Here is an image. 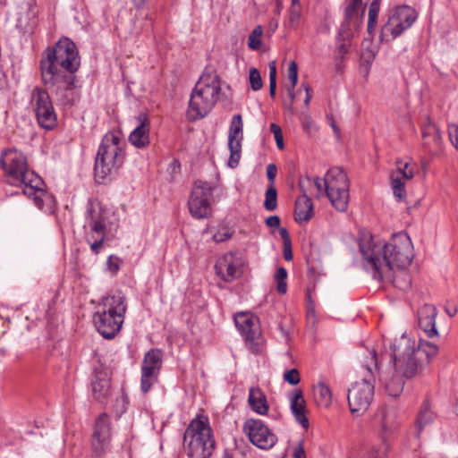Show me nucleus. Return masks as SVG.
Masks as SVG:
<instances>
[{
    "mask_svg": "<svg viewBox=\"0 0 458 458\" xmlns=\"http://www.w3.org/2000/svg\"><path fill=\"white\" fill-rule=\"evenodd\" d=\"M390 362L394 371H383L378 374L386 392L392 397L399 396L405 385V379L412 378L423 372L432 358L438 353L436 344L415 339L403 334L395 338L391 344Z\"/></svg>",
    "mask_w": 458,
    "mask_h": 458,
    "instance_id": "obj_1",
    "label": "nucleus"
},
{
    "mask_svg": "<svg viewBox=\"0 0 458 458\" xmlns=\"http://www.w3.org/2000/svg\"><path fill=\"white\" fill-rule=\"evenodd\" d=\"M359 247L364 266L373 276L389 275L391 269L408 268L414 258L411 240L403 232L394 234L385 244L376 243L370 233H363Z\"/></svg>",
    "mask_w": 458,
    "mask_h": 458,
    "instance_id": "obj_2",
    "label": "nucleus"
},
{
    "mask_svg": "<svg viewBox=\"0 0 458 458\" xmlns=\"http://www.w3.org/2000/svg\"><path fill=\"white\" fill-rule=\"evenodd\" d=\"M80 65L75 44L68 38H63L43 54L40 61L42 81L55 95L67 98V93L74 88V73Z\"/></svg>",
    "mask_w": 458,
    "mask_h": 458,
    "instance_id": "obj_3",
    "label": "nucleus"
},
{
    "mask_svg": "<svg viewBox=\"0 0 458 458\" xmlns=\"http://www.w3.org/2000/svg\"><path fill=\"white\" fill-rule=\"evenodd\" d=\"M0 165L4 170L10 184L22 187L23 193L31 198L39 209L53 212L55 200L43 189L42 179L29 169L23 153L17 149L4 151L0 157Z\"/></svg>",
    "mask_w": 458,
    "mask_h": 458,
    "instance_id": "obj_4",
    "label": "nucleus"
},
{
    "mask_svg": "<svg viewBox=\"0 0 458 458\" xmlns=\"http://www.w3.org/2000/svg\"><path fill=\"white\" fill-rule=\"evenodd\" d=\"M125 141L118 131H109L102 139L95 160V178L99 183L110 180L123 164Z\"/></svg>",
    "mask_w": 458,
    "mask_h": 458,
    "instance_id": "obj_5",
    "label": "nucleus"
},
{
    "mask_svg": "<svg viewBox=\"0 0 458 458\" xmlns=\"http://www.w3.org/2000/svg\"><path fill=\"white\" fill-rule=\"evenodd\" d=\"M362 369L364 377L354 382L348 390V404L352 415H362L370 406L374 399L376 372L380 369V360L376 351L369 352Z\"/></svg>",
    "mask_w": 458,
    "mask_h": 458,
    "instance_id": "obj_6",
    "label": "nucleus"
},
{
    "mask_svg": "<svg viewBox=\"0 0 458 458\" xmlns=\"http://www.w3.org/2000/svg\"><path fill=\"white\" fill-rule=\"evenodd\" d=\"M221 92L219 76L206 70L197 81L190 98L187 115L195 121L205 117L215 106Z\"/></svg>",
    "mask_w": 458,
    "mask_h": 458,
    "instance_id": "obj_7",
    "label": "nucleus"
},
{
    "mask_svg": "<svg viewBox=\"0 0 458 458\" xmlns=\"http://www.w3.org/2000/svg\"><path fill=\"white\" fill-rule=\"evenodd\" d=\"M183 441L190 458H209L216 442L208 418L204 415L194 418L185 429Z\"/></svg>",
    "mask_w": 458,
    "mask_h": 458,
    "instance_id": "obj_8",
    "label": "nucleus"
},
{
    "mask_svg": "<svg viewBox=\"0 0 458 458\" xmlns=\"http://www.w3.org/2000/svg\"><path fill=\"white\" fill-rule=\"evenodd\" d=\"M325 194L338 211H345L349 203V180L340 167H333L324 177Z\"/></svg>",
    "mask_w": 458,
    "mask_h": 458,
    "instance_id": "obj_9",
    "label": "nucleus"
},
{
    "mask_svg": "<svg viewBox=\"0 0 458 458\" xmlns=\"http://www.w3.org/2000/svg\"><path fill=\"white\" fill-rule=\"evenodd\" d=\"M234 323L244 337L247 347L255 354L264 348V341L259 325V318L250 312H239L234 316Z\"/></svg>",
    "mask_w": 458,
    "mask_h": 458,
    "instance_id": "obj_10",
    "label": "nucleus"
},
{
    "mask_svg": "<svg viewBox=\"0 0 458 458\" xmlns=\"http://www.w3.org/2000/svg\"><path fill=\"white\" fill-rule=\"evenodd\" d=\"M85 240L94 254H98L106 238V218L100 209L89 206L84 225Z\"/></svg>",
    "mask_w": 458,
    "mask_h": 458,
    "instance_id": "obj_11",
    "label": "nucleus"
},
{
    "mask_svg": "<svg viewBox=\"0 0 458 458\" xmlns=\"http://www.w3.org/2000/svg\"><path fill=\"white\" fill-rule=\"evenodd\" d=\"M31 102L39 126L46 130L53 129L57 123V116L48 92L41 88H35Z\"/></svg>",
    "mask_w": 458,
    "mask_h": 458,
    "instance_id": "obj_12",
    "label": "nucleus"
},
{
    "mask_svg": "<svg viewBox=\"0 0 458 458\" xmlns=\"http://www.w3.org/2000/svg\"><path fill=\"white\" fill-rule=\"evenodd\" d=\"M211 196L212 189L209 183L202 181L195 182L188 201L189 210L193 217L203 219L211 215Z\"/></svg>",
    "mask_w": 458,
    "mask_h": 458,
    "instance_id": "obj_13",
    "label": "nucleus"
},
{
    "mask_svg": "<svg viewBox=\"0 0 458 458\" xmlns=\"http://www.w3.org/2000/svg\"><path fill=\"white\" fill-rule=\"evenodd\" d=\"M163 364V352L159 349H150L146 352L141 364L140 388L148 393L157 383Z\"/></svg>",
    "mask_w": 458,
    "mask_h": 458,
    "instance_id": "obj_14",
    "label": "nucleus"
},
{
    "mask_svg": "<svg viewBox=\"0 0 458 458\" xmlns=\"http://www.w3.org/2000/svg\"><path fill=\"white\" fill-rule=\"evenodd\" d=\"M243 431L249 440L261 449L271 448L277 441L276 436L260 420H247L243 425Z\"/></svg>",
    "mask_w": 458,
    "mask_h": 458,
    "instance_id": "obj_15",
    "label": "nucleus"
},
{
    "mask_svg": "<svg viewBox=\"0 0 458 458\" xmlns=\"http://www.w3.org/2000/svg\"><path fill=\"white\" fill-rule=\"evenodd\" d=\"M244 260L239 252H227L215 265L216 275L225 282H232L242 275Z\"/></svg>",
    "mask_w": 458,
    "mask_h": 458,
    "instance_id": "obj_16",
    "label": "nucleus"
},
{
    "mask_svg": "<svg viewBox=\"0 0 458 458\" xmlns=\"http://www.w3.org/2000/svg\"><path fill=\"white\" fill-rule=\"evenodd\" d=\"M364 12L362 0H352L346 6L344 19L339 31L344 39L352 37L360 30L363 22Z\"/></svg>",
    "mask_w": 458,
    "mask_h": 458,
    "instance_id": "obj_17",
    "label": "nucleus"
},
{
    "mask_svg": "<svg viewBox=\"0 0 458 458\" xmlns=\"http://www.w3.org/2000/svg\"><path fill=\"white\" fill-rule=\"evenodd\" d=\"M243 138V122L241 114H234L232 118L229 134L228 147L230 149V159L228 165L234 168L238 165L241 158L242 140Z\"/></svg>",
    "mask_w": 458,
    "mask_h": 458,
    "instance_id": "obj_18",
    "label": "nucleus"
},
{
    "mask_svg": "<svg viewBox=\"0 0 458 458\" xmlns=\"http://www.w3.org/2000/svg\"><path fill=\"white\" fill-rule=\"evenodd\" d=\"M414 176V165L403 160L396 161V169L390 174L392 188L394 197L398 200L404 199L405 180H411Z\"/></svg>",
    "mask_w": 458,
    "mask_h": 458,
    "instance_id": "obj_19",
    "label": "nucleus"
},
{
    "mask_svg": "<svg viewBox=\"0 0 458 458\" xmlns=\"http://www.w3.org/2000/svg\"><path fill=\"white\" fill-rule=\"evenodd\" d=\"M123 321V318H117L110 314L107 316L106 311H96L93 315L98 332L106 339L114 338L120 332Z\"/></svg>",
    "mask_w": 458,
    "mask_h": 458,
    "instance_id": "obj_20",
    "label": "nucleus"
},
{
    "mask_svg": "<svg viewBox=\"0 0 458 458\" xmlns=\"http://www.w3.org/2000/svg\"><path fill=\"white\" fill-rule=\"evenodd\" d=\"M311 185V180L309 177L299 180V188L302 192L295 201L294 217L298 223L309 221L313 216V203L307 195V187Z\"/></svg>",
    "mask_w": 458,
    "mask_h": 458,
    "instance_id": "obj_21",
    "label": "nucleus"
},
{
    "mask_svg": "<svg viewBox=\"0 0 458 458\" xmlns=\"http://www.w3.org/2000/svg\"><path fill=\"white\" fill-rule=\"evenodd\" d=\"M125 296L121 292H115L104 296L97 307V311H106L117 318H123L127 310Z\"/></svg>",
    "mask_w": 458,
    "mask_h": 458,
    "instance_id": "obj_22",
    "label": "nucleus"
},
{
    "mask_svg": "<svg viewBox=\"0 0 458 458\" xmlns=\"http://www.w3.org/2000/svg\"><path fill=\"white\" fill-rule=\"evenodd\" d=\"M420 327L425 332L428 338L438 335L436 327L437 308L432 304H425L417 312Z\"/></svg>",
    "mask_w": 458,
    "mask_h": 458,
    "instance_id": "obj_23",
    "label": "nucleus"
},
{
    "mask_svg": "<svg viewBox=\"0 0 458 458\" xmlns=\"http://www.w3.org/2000/svg\"><path fill=\"white\" fill-rule=\"evenodd\" d=\"M290 409L295 420L305 429L309 428L310 423L306 416L307 407L303 393L301 389H294L289 394Z\"/></svg>",
    "mask_w": 458,
    "mask_h": 458,
    "instance_id": "obj_24",
    "label": "nucleus"
},
{
    "mask_svg": "<svg viewBox=\"0 0 458 458\" xmlns=\"http://www.w3.org/2000/svg\"><path fill=\"white\" fill-rule=\"evenodd\" d=\"M137 126L131 132L129 141L138 148H143L149 144V121L146 114H140L137 118Z\"/></svg>",
    "mask_w": 458,
    "mask_h": 458,
    "instance_id": "obj_25",
    "label": "nucleus"
},
{
    "mask_svg": "<svg viewBox=\"0 0 458 458\" xmlns=\"http://www.w3.org/2000/svg\"><path fill=\"white\" fill-rule=\"evenodd\" d=\"M373 277L379 281L391 282L395 287L402 291H407L411 286V277L407 268L391 269L389 275Z\"/></svg>",
    "mask_w": 458,
    "mask_h": 458,
    "instance_id": "obj_26",
    "label": "nucleus"
},
{
    "mask_svg": "<svg viewBox=\"0 0 458 458\" xmlns=\"http://www.w3.org/2000/svg\"><path fill=\"white\" fill-rule=\"evenodd\" d=\"M407 29L391 15L381 29L380 39L382 41H391L401 36Z\"/></svg>",
    "mask_w": 458,
    "mask_h": 458,
    "instance_id": "obj_27",
    "label": "nucleus"
},
{
    "mask_svg": "<svg viewBox=\"0 0 458 458\" xmlns=\"http://www.w3.org/2000/svg\"><path fill=\"white\" fill-rule=\"evenodd\" d=\"M248 402L251 409L260 414L265 415L268 411L267 397L261 389L251 387L249 393Z\"/></svg>",
    "mask_w": 458,
    "mask_h": 458,
    "instance_id": "obj_28",
    "label": "nucleus"
},
{
    "mask_svg": "<svg viewBox=\"0 0 458 458\" xmlns=\"http://www.w3.org/2000/svg\"><path fill=\"white\" fill-rule=\"evenodd\" d=\"M392 16L403 23L406 28H411L418 18L417 11L409 5L397 6Z\"/></svg>",
    "mask_w": 458,
    "mask_h": 458,
    "instance_id": "obj_29",
    "label": "nucleus"
},
{
    "mask_svg": "<svg viewBox=\"0 0 458 458\" xmlns=\"http://www.w3.org/2000/svg\"><path fill=\"white\" fill-rule=\"evenodd\" d=\"M92 393L98 401L105 400L110 393V381L106 375L97 374L92 381Z\"/></svg>",
    "mask_w": 458,
    "mask_h": 458,
    "instance_id": "obj_30",
    "label": "nucleus"
},
{
    "mask_svg": "<svg viewBox=\"0 0 458 458\" xmlns=\"http://www.w3.org/2000/svg\"><path fill=\"white\" fill-rule=\"evenodd\" d=\"M435 417V413L431 409V403L428 400H425L420 408L416 420L418 434H420L425 427L431 424L434 421Z\"/></svg>",
    "mask_w": 458,
    "mask_h": 458,
    "instance_id": "obj_31",
    "label": "nucleus"
},
{
    "mask_svg": "<svg viewBox=\"0 0 458 458\" xmlns=\"http://www.w3.org/2000/svg\"><path fill=\"white\" fill-rule=\"evenodd\" d=\"M314 400L317 405L328 408L332 403V392L328 386L319 382L313 387Z\"/></svg>",
    "mask_w": 458,
    "mask_h": 458,
    "instance_id": "obj_32",
    "label": "nucleus"
},
{
    "mask_svg": "<svg viewBox=\"0 0 458 458\" xmlns=\"http://www.w3.org/2000/svg\"><path fill=\"white\" fill-rule=\"evenodd\" d=\"M92 437L111 438V420L106 413H101L96 419Z\"/></svg>",
    "mask_w": 458,
    "mask_h": 458,
    "instance_id": "obj_33",
    "label": "nucleus"
},
{
    "mask_svg": "<svg viewBox=\"0 0 458 458\" xmlns=\"http://www.w3.org/2000/svg\"><path fill=\"white\" fill-rule=\"evenodd\" d=\"M301 16L302 7L300 0H291L286 26L291 29H296L301 22Z\"/></svg>",
    "mask_w": 458,
    "mask_h": 458,
    "instance_id": "obj_34",
    "label": "nucleus"
},
{
    "mask_svg": "<svg viewBox=\"0 0 458 458\" xmlns=\"http://www.w3.org/2000/svg\"><path fill=\"white\" fill-rule=\"evenodd\" d=\"M111 438L106 437H91V449L95 457L102 458L110 450Z\"/></svg>",
    "mask_w": 458,
    "mask_h": 458,
    "instance_id": "obj_35",
    "label": "nucleus"
},
{
    "mask_svg": "<svg viewBox=\"0 0 458 458\" xmlns=\"http://www.w3.org/2000/svg\"><path fill=\"white\" fill-rule=\"evenodd\" d=\"M379 415H380V423H381V428H382V431H383V434L381 436V443L383 442V438L386 441V434L390 431H392L393 428H394V415L392 411L386 410V409H382L380 411H379Z\"/></svg>",
    "mask_w": 458,
    "mask_h": 458,
    "instance_id": "obj_36",
    "label": "nucleus"
},
{
    "mask_svg": "<svg viewBox=\"0 0 458 458\" xmlns=\"http://www.w3.org/2000/svg\"><path fill=\"white\" fill-rule=\"evenodd\" d=\"M287 77L291 81V85L287 88V90L293 103L295 98L294 89L298 82V65L297 63L293 60L290 61L289 63Z\"/></svg>",
    "mask_w": 458,
    "mask_h": 458,
    "instance_id": "obj_37",
    "label": "nucleus"
},
{
    "mask_svg": "<svg viewBox=\"0 0 458 458\" xmlns=\"http://www.w3.org/2000/svg\"><path fill=\"white\" fill-rule=\"evenodd\" d=\"M390 445L383 438V442L377 446H373L362 458H386Z\"/></svg>",
    "mask_w": 458,
    "mask_h": 458,
    "instance_id": "obj_38",
    "label": "nucleus"
},
{
    "mask_svg": "<svg viewBox=\"0 0 458 458\" xmlns=\"http://www.w3.org/2000/svg\"><path fill=\"white\" fill-rule=\"evenodd\" d=\"M380 0H373L369 10L368 31L372 33L375 30L379 13Z\"/></svg>",
    "mask_w": 458,
    "mask_h": 458,
    "instance_id": "obj_39",
    "label": "nucleus"
},
{
    "mask_svg": "<svg viewBox=\"0 0 458 458\" xmlns=\"http://www.w3.org/2000/svg\"><path fill=\"white\" fill-rule=\"evenodd\" d=\"M277 207V192L274 185H269L266 191L264 208L268 211H273Z\"/></svg>",
    "mask_w": 458,
    "mask_h": 458,
    "instance_id": "obj_40",
    "label": "nucleus"
},
{
    "mask_svg": "<svg viewBox=\"0 0 458 458\" xmlns=\"http://www.w3.org/2000/svg\"><path fill=\"white\" fill-rule=\"evenodd\" d=\"M287 271L284 267H278L275 275L276 281V290L279 293L284 294L287 292Z\"/></svg>",
    "mask_w": 458,
    "mask_h": 458,
    "instance_id": "obj_41",
    "label": "nucleus"
},
{
    "mask_svg": "<svg viewBox=\"0 0 458 458\" xmlns=\"http://www.w3.org/2000/svg\"><path fill=\"white\" fill-rule=\"evenodd\" d=\"M262 27L256 26L248 38V47L252 50H258L261 46Z\"/></svg>",
    "mask_w": 458,
    "mask_h": 458,
    "instance_id": "obj_42",
    "label": "nucleus"
},
{
    "mask_svg": "<svg viewBox=\"0 0 458 458\" xmlns=\"http://www.w3.org/2000/svg\"><path fill=\"white\" fill-rule=\"evenodd\" d=\"M249 80H250V88L254 91L259 90L262 88V86H263L262 79H261L260 73L258 71V69H256V68L250 69Z\"/></svg>",
    "mask_w": 458,
    "mask_h": 458,
    "instance_id": "obj_43",
    "label": "nucleus"
},
{
    "mask_svg": "<svg viewBox=\"0 0 458 458\" xmlns=\"http://www.w3.org/2000/svg\"><path fill=\"white\" fill-rule=\"evenodd\" d=\"M136 24L139 23L140 30H149L152 25V19L148 13H140L136 15Z\"/></svg>",
    "mask_w": 458,
    "mask_h": 458,
    "instance_id": "obj_44",
    "label": "nucleus"
},
{
    "mask_svg": "<svg viewBox=\"0 0 458 458\" xmlns=\"http://www.w3.org/2000/svg\"><path fill=\"white\" fill-rule=\"evenodd\" d=\"M284 380L292 386H296L301 381V375L297 369H291L284 373Z\"/></svg>",
    "mask_w": 458,
    "mask_h": 458,
    "instance_id": "obj_45",
    "label": "nucleus"
},
{
    "mask_svg": "<svg viewBox=\"0 0 458 458\" xmlns=\"http://www.w3.org/2000/svg\"><path fill=\"white\" fill-rule=\"evenodd\" d=\"M306 299H307V304H306L307 318L309 321L315 323V320H316L315 305H314L313 301L311 300V295H310V292L306 293Z\"/></svg>",
    "mask_w": 458,
    "mask_h": 458,
    "instance_id": "obj_46",
    "label": "nucleus"
},
{
    "mask_svg": "<svg viewBox=\"0 0 458 458\" xmlns=\"http://www.w3.org/2000/svg\"><path fill=\"white\" fill-rule=\"evenodd\" d=\"M270 131L275 136V140H276L278 148L283 149L284 148V140H283V134H282V130H281L280 126L276 123H271L270 124Z\"/></svg>",
    "mask_w": 458,
    "mask_h": 458,
    "instance_id": "obj_47",
    "label": "nucleus"
},
{
    "mask_svg": "<svg viewBox=\"0 0 458 458\" xmlns=\"http://www.w3.org/2000/svg\"><path fill=\"white\" fill-rule=\"evenodd\" d=\"M448 136L451 143L458 150V125L451 123L448 125Z\"/></svg>",
    "mask_w": 458,
    "mask_h": 458,
    "instance_id": "obj_48",
    "label": "nucleus"
},
{
    "mask_svg": "<svg viewBox=\"0 0 458 458\" xmlns=\"http://www.w3.org/2000/svg\"><path fill=\"white\" fill-rule=\"evenodd\" d=\"M108 269L112 273H116L120 268V259L117 257L110 256L107 259Z\"/></svg>",
    "mask_w": 458,
    "mask_h": 458,
    "instance_id": "obj_49",
    "label": "nucleus"
},
{
    "mask_svg": "<svg viewBox=\"0 0 458 458\" xmlns=\"http://www.w3.org/2000/svg\"><path fill=\"white\" fill-rule=\"evenodd\" d=\"M277 174V167L275 164H268L267 166V176L270 185H274L275 179Z\"/></svg>",
    "mask_w": 458,
    "mask_h": 458,
    "instance_id": "obj_50",
    "label": "nucleus"
},
{
    "mask_svg": "<svg viewBox=\"0 0 458 458\" xmlns=\"http://www.w3.org/2000/svg\"><path fill=\"white\" fill-rule=\"evenodd\" d=\"M266 225L273 229L278 228L280 226V218L278 216H268L266 220Z\"/></svg>",
    "mask_w": 458,
    "mask_h": 458,
    "instance_id": "obj_51",
    "label": "nucleus"
},
{
    "mask_svg": "<svg viewBox=\"0 0 458 458\" xmlns=\"http://www.w3.org/2000/svg\"><path fill=\"white\" fill-rule=\"evenodd\" d=\"M301 88L306 93L305 99H304V105L306 106H308L310 102V99L312 98L311 88L310 87V85L308 83H304V82L301 83Z\"/></svg>",
    "mask_w": 458,
    "mask_h": 458,
    "instance_id": "obj_52",
    "label": "nucleus"
},
{
    "mask_svg": "<svg viewBox=\"0 0 458 458\" xmlns=\"http://www.w3.org/2000/svg\"><path fill=\"white\" fill-rule=\"evenodd\" d=\"M314 183L318 191V196L323 195L325 193V185H324V178L320 179L318 177L315 178L314 181H311V184Z\"/></svg>",
    "mask_w": 458,
    "mask_h": 458,
    "instance_id": "obj_53",
    "label": "nucleus"
},
{
    "mask_svg": "<svg viewBox=\"0 0 458 458\" xmlns=\"http://www.w3.org/2000/svg\"><path fill=\"white\" fill-rule=\"evenodd\" d=\"M284 258L287 261H291L293 258L291 242L284 243Z\"/></svg>",
    "mask_w": 458,
    "mask_h": 458,
    "instance_id": "obj_54",
    "label": "nucleus"
},
{
    "mask_svg": "<svg viewBox=\"0 0 458 458\" xmlns=\"http://www.w3.org/2000/svg\"><path fill=\"white\" fill-rule=\"evenodd\" d=\"M269 81H276V66L275 61L269 64Z\"/></svg>",
    "mask_w": 458,
    "mask_h": 458,
    "instance_id": "obj_55",
    "label": "nucleus"
},
{
    "mask_svg": "<svg viewBox=\"0 0 458 458\" xmlns=\"http://www.w3.org/2000/svg\"><path fill=\"white\" fill-rule=\"evenodd\" d=\"M279 234L284 242V243L291 242L290 235L286 228H280Z\"/></svg>",
    "mask_w": 458,
    "mask_h": 458,
    "instance_id": "obj_56",
    "label": "nucleus"
},
{
    "mask_svg": "<svg viewBox=\"0 0 458 458\" xmlns=\"http://www.w3.org/2000/svg\"><path fill=\"white\" fill-rule=\"evenodd\" d=\"M327 121L329 122V124H330V126L332 127V129H333L334 132H335L336 135H339V133H340V130H339V128L337 127V125H336V123H335V120H334V118H333V115H331V114H330V115H327Z\"/></svg>",
    "mask_w": 458,
    "mask_h": 458,
    "instance_id": "obj_57",
    "label": "nucleus"
},
{
    "mask_svg": "<svg viewBox=\"0 0 458 458\" xmlns=\"http://www.w3.org/2000/svg\"><path fill=\"white\" fill-rule=\"evenodd\" d=\"M293 456L294 458H306L305 452L301 445L294 448Z\"/></svg>",
    "mask_w": 458,
    "mask_h": 458,
    "instance_id": "obj_58",
    "label": "nucleus"
},
{
    "mask_svg": "<svg viewBox=\"0 0 458 458\" xmlns=\"http://www.w3.org/2000/svg\"><path fill=\"white\" fill-rule=\"evenodd\" d=\"M276 81H269V95L272 98L276 96Z\"/></svg>",
    "mask_w": 458,
    "mask_h": 458,
    "instance_id": "obj_59",
    "label": "nucleus"
},
{
    "mask_svg": "<svg viewBox=\"0 0 458 458\" xmlns=\"http://www.w3.org/2000/svg\"><path fill=\"white\" fill-rule=\"evenodd\" d=\"M148 0H132L133 5L137 9H140Z\"/></svg>",
    "mask_w": 458,
    "mask_h": 458,
    "instance_id": "obj_60",
    "label": "nucleus"
},
{
    "mask_svg": "<svg viewBox=\"0 0 458 458\" xmlns=\"http://www.w3.org/2000/svg\"><path fill=\"white\" fill-rule=\"evenodd\" d=\"M282 9H283L282 2L280 0H276V13L280 14Z\"/></svg>",
    "mask_w": 458,
    "mask_h": 458,
    "instance_id": "obj_61",
    "label": "nucleus"
},
{
    "mask_svg": "<svg viewBox=\"0 0 458 458\" xmlns=\"http://www.w3.org/2000/svg\"><path fill=\"white\" fill-rule=\"evenodd\" d=\"M445 311L447 312V314L450 316V317H453L456 314L457 312V309L456 308H453V309H448L446 308L445 309Z\"/></svg>",
    "mask_w": 458,
    "mask_h": 458,
    "instance_id": "obj_62",
    "label": "nucleus"
},
{
    "mask_svg": "<svg viewBox=\"0 0 458 458\" xmlns=\"http://www.w3.org/2000/svg\"><path fill=\"white\" fill-rule=\"evenodd\" d=\"M222 458H233V455L229 451H225Z\"/></svg>",
    "mask_w": 458,
    "mask_h": 458,
    "instance_id": "obj_63",
    "label": "nucleus"
},
{
    "mask_svg": "<svg viewBox=\"0 0 458 458\" xmlns=\"http://www.w3.org/2000/svg\"><path fill=\"white\" fill-rule=\"evenodd\" d=\"M310 123H311L310 119L307 120L306 122L303 123V128L305 130H307L310 127Z\"/></svg>",
    "mask_w": 458,
    "mask_h": 458,
    "instance_id": "obj_64",
    "label": "nucleus"
}]
</instances>
